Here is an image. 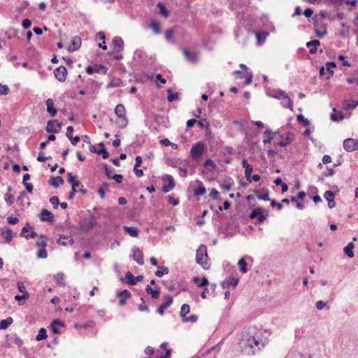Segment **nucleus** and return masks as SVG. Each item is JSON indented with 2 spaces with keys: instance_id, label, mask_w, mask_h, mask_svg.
<instances>
[{
  "instance_id": "f257e3e1",
  "label": "nucleus",
  "mask_w": 358,
  "mask_h": 358,
  "mask_svg": "<svg viewBox=\"0 0 358 358\" xmlns=\"http://www.w3.org/2000/svg\"><path fill=\"white\" fill-rule=\"evenodd\" d=\"M239 346L243 354L253 355L261 350V347H264V344L254 336L243 334L239 342Z\"/></svg>"
},
{
  "instance_id": "f03ea898",
  "label": "nucleus",
  "mask_w": 358,
  "mask_h": 358,
  "mask_svg": "<svg viewBox=\"0 0 358 358\" xmlns=\"http://www.w3.org/2000/svg\"><path fill=\"white\" fill-rule=\"evenodd\" d=\"M208 258L207 247L205 245L201 244L196 250V262L203 268L208 269L209 268V265L207 262Z\"/></svg>"
},
{
  "instance_id": "7ed1b4c3",
  "label": "nucleus",
  "mask_w": 358,
  "mask_h": 358,
  "mask_svg": "<svg viewBox=\"0 0 358 358\" xmlns=\"http://www.w3.org/2000/svg\"><path fill=\"white\" fill-rule=\"evenodd\" d=\"M96 219L94 215H90L88 217L84 218L79 222V227L81 231L87 232L96 224Z\"/></svg>"
},
{
  "instance_id": "20e7f679",
  "label": "nucleus",
  "mask_w": 358,
  "mask_h": 358,
  "mask_svg": "<svg viewBox=\"0 0 358 358\" xmlns=\"http://www.w3.org/2000/svg\"><path fill=\"white\" fill-rule=\"evenodd\" d=\"M115 114L121 119L122 123L119 125L121 129L124 128L128 124V120L125 116V108L123 104H117L115 108Z\"/></svg>"
},
{
  "instance_id": "39448f33",
  "label": "nucleus",
  "mask_w": 358,
  "mask_h": 358,
  "mask_svg": "<svg viewBox=\"0 0 358 358\" xmlns=\"http://www.w3.org/2000/svg\"><path fill=\"white\" fill-rule=\"evenodd\" d=\"M204 151V145L201 142L194 144L190 151V155L194 159H199Z\"/></svg>"
},
{
  "instance_id": "423d86ee",
  "label": "nucleus",
  "mask_w": 358,
  "mask_h": 358,
  "mask_svg": "<svg viewBox=\"0 0 358 358\" xmlns=\"http://www.w3.org/2000/svg\"><path fill=\"white\" fill-rule=\"evenodd\" d=\"M262 211V208H256L251 211V213L249 215V217L251 220L257 219V222L259 224L262 223L266 219V215H264Z\"/></svg>"
},
{
  "instance_id": "0eeeda50",
  "label": "nucleus",
  "mask_w": 358,
  "mask_h": 358,
  "mask_svg": "<svg viewBox=\"0 0 358 358\" xmlns=\"http://www.w3.org/2000/svg\"><path fill=\"white\" fill-rule=\"evenodd\" d=\"M86 72L88 74L98 73L103 75L107 74L108 69L103 64H94V66H88L86 68Z\"/></svg>"
},
{
  "instance_id": "6e6552de",
  "label": "nucleus",
  "mask_w": 358,
  "mask_h": 358,
  "mask_svg": "<svg viewBox=\"0 0 358 358\" xmlns=\"http://www.w3.org/2000/svg\"><path fill=\"white\" fill-rule=\"evenodd\" d=\"M314 30L316 36L318 38H323L325 35H327V24L322 23L319 24L317 21L314 20Z\"/></svg>"
},
{
  "instance_id": "1a4fd4ad",
  "label": "nucleus",
  "mask_w": 358,
  "mask_h": 358,
  "mask_svg": "<svg viewBox=\"0 0 358 358\" xmlns=\"http://www.w3.org/2000/svg\"><path fill=\"white\" fill-rule=\"evenodd\" d=\"M61 127L62 123H60L57 120H51L48 122L45 131L48 133L57 134L59 132V130L57 129V127L61 128Z\"/></svg>"
},
{
  "instance_id": "9d476101",
  "label": "nucleus",
  "mask_w": 358,
  "mask_h": 358,
  "mask_svg": "<svg viewBox=\"0 0 358 358\" xmlns=\"http://www.w3.org/2000/svg\"><path fill=\"white\" fill-rule=\"evenodd\" d=\"M173 303V297L171 295H166L164 299L163 302L157 308V313L160 315H163L164 313L165 309L169 307Z\"/></svg>"
},
{
  "instance_id": "9b49d317",
  "label": "nucleus",
  "mask_w": 358,
  "mask_h": 358,
  "mask_svg": "<svg viewBox=\"0 0 358 358\" xmlns=\"http://www.w3.org/2000/svg\"><path fill=\"white\" fill-rule=\"evenodd\" d=\"M54 74L58 81L64 82L67 76V70L65 66L62 65L54 70Z\"/></svg>"
},
{
  "instance_id": "f8f14e48",
  "label": "nucleus",
  "mask_w": 358,
  "mask_h": 358,
  "mask_svg": "<svg viewBox=\"0 0 358 358\" xmlns=\"http://www.w3.org/2000/svg\"><path fill=\"white\" fill-rule=\"evenodd\" d=\"M133 252V259L139 265L144 264L143 252L138 247L134 246L131 250Z\"/></svg>"
},
{
  "instance_id": "ddd939ff",
  "label": "nucleus",
  "mask_w": 358,
  "mask_h": 358,
  "mask_svg": "<svg viewBox=\"0 0 358 358\" xmlns=\"http://www.w3.org/2000/svg\"><path fill=\"white\" fill-rule=\"evenodd\" d=\"M285 136V138H283V135L280 134L279 136L282 139V141H280L279 142L276 143L277 145L282 148L288 146L293 141L294 134L292 132H286Z\"/></svg>"
},
{
  "instance_id": "4468645a",
  "label": "nucleus",
  "mask_w": 358,
  "mask_h": 358,
  "mask_svg": "<svg viewBox=\"0 0 358 358\" xmlns=\"http://www.w3.org/2000/svg\"><path fill=\"white\" fill-rule=\"evenodd\" d=\"M163 180H167L168 181V185H164L163 187H162V192L164 193H168L169 192L171 189H173L175 187V182L173 180V178L170 175H165L164 177H163Z\"/></svg>"
},
{
  "instance_id": "2eb2a0df",
  "label": "nucleus",
  "mask_w": 358,
  "mask_h": 358,
  "mask_svg": "<svg viewBox=\"0 0 358 358\" xmlns=\"http://www.w3.org/2000/svg\"><path fill=\"white\" fill-rule=\"evenodd\" d=\"M48 113L52 117H55L57 113V109L55 106V103L52 99H48L45 101Z\"/></svg>"
},
{
  "instance_id": "dca6fc26",
  "label": "nucleus",
  "mask_w": 358,
  "mask_h": 358,
  "mask_svg": "<svg viewBox=\"0 0 358 358\" xmlns=\"http://www.w3.org/2000/svg\"><path fill=\"white\" fill-rule=\"evenodd\" d=\"M238 279L232 276L227 278L221 284L222 289H227L230 286L236 287L238 285Z\"/></svg>"
},
{
  "instance_id": "f3484780",
  "label": "nucleus",
  "mask_w": 358,
  "mask_h": 358,
  "mask_svg": "<svg viewBox=\"0 0 358 358\" xmlns=\"http://www.w3.org/2000/svg\"><path fill=\"white\" fill-rule=\"evenodd\" d=\"M117 296L120 298L119 306H124L126 305V299L130 298L131 293L127 289H123L117 293Z\"/></svg>"
},
{
  "instance_id": "a211bd4d",
  "label": "nucleus",
  "mask_w": 358,
  "mask_h": 358,
  "mask_svg": "<svg viewBox=\"0 0 358 358\" xmlns=\"http://www.w3.org/2000/svg\"><path fill=\"white\" fill-rule=\"evenodd\" d=\"M81 45V38L79 36H74L71 41L70 45L67 50L69 52H74L80 48Z\"/></svg>"
},
{
  "instance_id": "6ab92c4d",
  "label": "nucleus",
  "mask_w": 358,
  "mask_h": 358,
  "mask_svg": "<svg viewBox=\"0 0 358 358\" xmlns=\"http://www.w3.org/2000/svg\"><path fill=\"white\" fill-rule=\"evenodd\" d=\"M41 220L52 223L54 221V215L47 209H42L41 211Z\"/></svg>"
},
{
  "instance_id": "aec40b11",
  "label": "nucleus",
  "mask_w": 358,
  "mask_h": 358,
  "mask_svg": "<svg viewBox=\"0 0 358 358\" xmlns=\"http://www.w3.org/2000/svg\"><path fill=\"white\" fill-rule=\"evenodd\" d=\"M113 44L114 46V50L115 52H122L124 49V41L122 38L120 36H115L113 39Z\"/></svg>"
},
{
  "instance_id": "412c9836",
  "label": "nucleus",
  "mask_w": 358,
  "mask_h": 358,
  "mask_svg": "<svg viewBox=\"0 0 358 358\" xmlns=\"http://www.w3.org/2000/svg\"><path fill=\"white\" fill-rule=\"evenodd\" d=\"M355 140L353 138H347L343 141V148L348 152L355 150Z\"/></svg>"
},
{
  "instance_id": "4be33fe9",
  "label": "nucleus",
  "mask_w": 358,
  "mask_h": 358,
  "mask_svg": "<svg viewBox=\"0 0 358 358\" xmlns=\"http://www.w3.org/2000/svg\"><path fill=\"white\" fill-rule=\"evenodd\" d=\"M280 131H278L276 132H273L269 129L266 130L264 132V139L263 143L264 144H267L271 142V141L274 138V136L276 135H279Z\"/></svg>"
},
{
  "instance_id": "5701e85b",
  "label": "nucleus",
  "mask_w": 358,
  "mask_h": 358,
  "mask_svg": "<svg viewBox=\"0 0 358 358\" xmlns=\"http://www.w3.org/2000/svg\"><path fill=\"white\" fill-rule=\"evenodd\" d=\"M358 106V100L345 99L343 103V108L345 110H351Z\"/></svg>"
},
{
  "instance_id": "b1692460",
  "label": "nucleus",
  "mask_w": 358,
  "mask_h": 358,
  "mask_svg": "<svg viewBox=\"0 0 358 358\" xmlns=\"http://www.w3.org/2000/svg\"><path fill=\"white\" fill-rule=\"evenodd\" d=\"M182 52L185 59L190 62H196L198 59L197 53L195 52H190L187 48H182Z\"/></svg>"
},
{
  "instance_id": "393cba45",
  "label": "nucleus",
  "mask_w": 358,
  "mask_h": 358,
  "mask_svg": "<svg viewBox=\"0 0 358 358\" xmlns=\"http://www.w3.org/2000/svg\"><path fill=\"white\" fill-rule=\"evenodd\" d=\"M320 41L319 40H312L306 43V47L309 48V52L311 55H314L316 53L317 50V47L320 45Z\"/></svg>"
},
{
  "instance_id": "a878e982",
  "label": "nucleus",
  "mask_w": 358,
  "mask_h": 358,
  "mask_svg": "<svg viewBox=\"0 0 358 358\" xmlns=\"http://www.w3.org/2000/svg\"><path fill=\"white\" fill-rule=\"evenodd\" d=\"M145 292L148 294H150L153 299H157L160 294V287L157 286L155 288H152L150 285H147L145 287Z\"/></svg>"
},
{
  "instance_id": "bb28decb",
  "label": "nucleus",
  "mask_w": 358,
  "mask_h": 358,
  "mask_svg": "<svg viewBox=\"0 0 358 358\" xmlns=\"http://www.w3.org/2000/svg\"><path fill=\"white\" fill-rule=\"evenodd\" d=\"M49 184L52 185L53 187L57 188L60 185H62L64 182V179L60 176L54 177L52 176L48 181Z\"/></svg>"
},
{
  "instance_id": "cd10ccee",
  "label": "nucleus",
  "mask_w": 358,
  "mask_h": 358,
  "mask_svg": "<svg viewBox=\"0 0 358 358\" xmlns=\"http://www.w3.org/2000/svg\"><path fill=\"white\" fill-rule=\"evenodd\" d=\"M2 234L4 236V242L6 243H10V242L12 241L13 238L16 236L15 234H14L11 229L6 228L3 232Z\"/></svg>"
},
{
  "instance_id": "c85d7f7f",
  "label": "nucleus",
  "mask_w": 358,
  "mask_h": 358,
  "mask_svg": "<svg viewBox=\"0 0 358 358\" xmlns=\"http://www.w3.org/2000/svg\"><path fill=\"white\" fill-rule=\"evenodd\" d=\"M123 229L125 233L129 234L131 237H137L139 234V231L136 227L124 226Z\"/></svg>"
},
{
  "instance_id": "c756f323",
  "label": "nucleus",
  "mask_w": 358,
  "mask_h": 358,
  "mask_svg": "<svg viewBox=\"0 0 358 358\" xmlns=\"http://www.w3.org/2000/svg\"><path fill=\"white\" fill-rule=\"evenodd\" d=\"M330 118L334 122H338L343 120L344 115L341 111H337L335 108H333V113L330 115Z\"/></svg>"
},
{
  "instance_id": "7c9ffc66",
  "label": "nucleus",
  "mask_w": 358,
  "mask_h": 358,
  "mask_svg": "<svg viewBox=\"0 0 358 358\" xmlns=\"http://www.w3.org/2000/svg\"><path fill=\"white\" fill-rule=\"evenodd\" d=\"M246 258L250 259V257H243L241 258L238 262V265L239 266V271L242 273H245L248 272L247 262L245 260Z\"/></svg>"
},
{
  "instance_id": "2f4dec72",
  "label": "nucleus",
  "mask_w": 358,
  "mask_h": 358,
  "mask_svg": "<svg viewBox=\"0 0 358 358\" xmlns=\"http://www.w3.org/2000/svg\"><path fill=\"white\" fill-rule=\"evenodd\" d=\"M192 280L199 287H206L208 285V280L206 277L202 278H200L199 277H194Z\"/></svg>"
},
{
  "instance_id": "473e14b6",
  "label": "nucleus",
  "mask_w": 358,
  "mask_h": 358,
  "mask_svg": "<svg viewBox=\"0 0 358 358\" xmlns=\"http://www.w3.org/2000/svg\"><path fill=\"white\" fill-rule=\"evenodd\" d=\"M280 100H281V105L282 106V107L286 108H289L292 110H293L292 101L286 94H285V96H284Z\"/></svg>"
},
{
  "instance_id": "72a5a7b5",
  "label": "nucleus",
  "mask_w": 358,
  "mask_h": 358,
  "mask_svg": "<svg viewBox=\"0 0 358 358\" xmlns=\"http://www.w3.org/2000/svg\"><path fill=\"white\" fill-rule=\"evenodd\" d=\"M57 326L64 327V324L59 320H55L52 322L51 329L52 332L55 334H59L61 333L59 329L57 328Z\"/></svg>"
},
{
  "instance_id": "f704fd0d",
  "label": "nucleus",
  "mask_w": 358,
  "mask_h": 358,
  "mask_svg": "<svg viewBox=\"0 0 358 358\" xmlns=\"http://www.w3.org/2000/svg\"><path fill=\"white\" fill-rule=\"evenodd\" d=\"M150 28L155 34H159L162 32L160 24L157 20H152L150 22Z\"/></svg>"
},
{
  "instance_id": "c9c22d12",
  "label": "nucleus",
  "mask_w": 358,
  "mask_h": 358,
  "mask_svg": "<svg viewBox=\"0 0 358 358\" xmlns=\"http://www.w3.org/2000/svg\"><path fill=\"white\" fill-rule=\"evenodd\" d=\"M355 248V244L352 242L349 243L347 246H345L343 249L345 254L349 257H353L355 256L353 248Z\"/></svg>"
},
{
  "instance_id": "e433bc0d",
  "label": "nucleus",
  "mask_w": 358,
  "mask_h": 358,
  "mask_svg": "<svg viewBox=\"0 0 358 358\" xmlns=\"http://www.w3.org/2000/svg\"><path fill=\"white\" fill-rule=\"evenodd\" d=\"M196 182L199 183V186L198 188L194 189V194L195 196H202L203 195L206 190L205 187L202 185V182L199 180H196Z\"/></svg>"
},
{
  "instance_id": "4c0bfd02",
  "label": "nucleus",
  "mask_w": 358,
  "mask_h": 358,
  "mask_svg": "<svg viewBox=\"0 0 358 358\" xmlns=\"http://www.w3.org/2000/svg\"><path fill=\"white\" fill-rule=\"evenodd\" d=\"M13 319L11 317H8L5 320L0 321V329H6L12 323Z\"/></svg>"
},
{
  "instance_id": "58836bf2",
  "label": "nucleus",
  "mask_w": 358,
  "mask_h": 358,
  "mask_svg": "<svg viewBox=\"0 0 358 358\" xmlns=\"http://www.w3.org/2000/svg\"><path fill=\"white\" fill-rule=\"evenodd\" d=\"M189 311H190V307L188 304L184 303L182 305L180 315L182 321L187 317V315L189 313Z\"/></svg>"
},
{
  "instance_id": "ea45409f",
  "label": "nucleus",
  "mask_w": 358,
  "mask_h": 358,
  "mask_svg": "<svg viewBox=\"0 0 358 358\" xmlns=\"http://www.w3.org/2000/svg\"><path fill=\"white\" fill-rule=\"evenodd\" d=\"M55 280L57 282V283L60 285H66L65 276L64 274L62 272H59L55 275Z\"/></svg>"
},
{
  "instance_id": "a19ab883",
  "label": "nucleus",
  "mask_w": 358,
  "mask_h": 358,
  "mask_svg": "<svg viewBox=\"0 0 358 358\" xmlns=\"http://www.w3.org/2000/svg\"><path fill=\"white\" fill-rule=\"evenodd\" d=\"M47 338L46 329L43 327L41 328L38 331L36 340L38 341L45 340Z\"/></svg>"
},
{
  "instance_id": "79ce46f5",
  "label": "nucleus",
  "mask_w": 358,
  "mask_h": 358,
  "mask_svg": "<svg viewBox=\"0 0 358 358\" xmlns=\"http://www.w3.org/2000/svg\"><path fill=\"white\" fill-rule=\"evenodd\" d=\"M169 268L166 266L158 267L157 271L155 272V275L157 277H162L164 275L169 273Z\"/></svg>"
},
{
  "instance_id": "37998d69",
  "label": "nucleus",
  "mask_w": 358,
  "mask_h": 358,
  "mask_svg": "<svg viewBox=\"0 0 358 358\" xmlns=\"http://www.w3.org/2000/svg\"><path fill=\"white\" fill-rule=\"evenodd\" d=\"M167 92H168L167 100L169 102H173V101L178 99V92L173 93V92H172L171 89H168L167 90Z\"/></svg>"
},
{
  "instance_id": "c03bdc74",
  "label": "nucleus",
  "mask_w": 358,
  "mask_h": 358,
  "mask_svg": "<svg viewBox=\"0 0 358 358\" xmlns=\"http://www.w3.org/2000/svg\"><path fill=\"white\" fill-rule=\"evenodd\" d=\"M76 177L72 174V173H68V182L71 184L72 188L73 185H76V188L79 186L80 182L78 180H75Z\"/></svg>"
},
{
  "instance_id": "a18cd8bd",
  "label": "nucleus",
  "mask_w": 358,
  "mask_h": 358,
  "mask_svg": "<svg viewBox=\"0 0 358 358\" xmlns=\"http://www.w3.org/2000/svg\"><path fill=\"white\" fill-rule=\"evenodd\" d=\"M125 279H126L127 282L129 285H135V280H134L135 277L133 275V274L130 271H128L126 273Z\"/></svg>"
},
{
  "instance_id": "49530a36",
  "label": "nucleus",
  "mask_w": 358,
  "mask_h": 358,
  "mask_svg": "<svg viewBox=\"0 0 358 358\" xmlns=\"http://www.w3.org/2000/svg\"><path fill=\"white\" fill-rule=\"evenodd\" d=\"M11 341H12V343L14 345H15L16 346H17L18 348H20L23 344L22 339L19 336H17L16 334H13L12 336Z\"/></svg>"
},
{
  "instance_id": "de8ad7c7",
  "label": "nucleus",
  "mask_w": 358,
  "mask_h": 358,
  "mask_svg": "<svg viewBox=\"0 0 358 358\" xmlns=\"http://www.w3.org/2000/svg\"><path fill=\"white\" fill-rule=\"evenodd\" d=\"M285 92L281 90H274L273 93L271 95L272 97H274L278 99H281L284 96H285Z\"/></svg>"
},
{
  "instance_id": "09e8293b",
  "label": "nucleus",
  "mask_w": 358,
  "mask_h": 358,
  "mask_svg": "<svg viewBox=\"0 0 358 358\" xmlns=\"http://www.w3.org/2000/svg\"><path fill=\"white\" fill-rule=\"evenodd\" d=\"M256 38L259 42H263L265 41L266 37L268 36V32L263 31V32H257Z\"/></svg>"
},
{
  "instance_id": "8fccbe9b",
  "label": "nucleus",
  "mask_w": 358,
  "mask_h": 358,
  "mask_svg": "<svg viewBox=\"0 0 358 358\" xmlns=\"http://www.w3.org/2000/svg\"><path fill=\"white\" fill-rule=\"evenodd\" d=\"M326 66H327L326 70L329 72V75L333 76V74H334L333 69L336 67V63L334 62H328L326 64Z\"/></svg>"
},
{
  "instance_id": "3c124183",
  "label": "nucleus",
  "mask_w": 358,
  "mask_h": 358,
  "mask_svg": "<svg viewBox=\"0 0 358 358\" xmlns=\"http://www.w3.org/2000/svg\"><path fill=\"white\" fill-rule=\"evenodd\" d=\"M296 120L300 123L303 124V126H309L310 125V121L306 118L302 114H299L296 116Z\"/></svg>"
},
{
  "instance_id": "603ef678",
  "label": "nucleus",
  "mask_w": 358,
  "mask_h": 358,
  "mask_svg": "<svg viewBox=\"0 0 358 358\" xmlns=\"http://www.w3.org/2000/svg\"><path fill=\"white\" fill-rule=\"evenodd\" d=\"M209 196L213 199V200H215V201H220V193L219 192L213 188L211 189V191L210 192V194H209Z\"/></svg>"
},
{
  "instance_id": "864d4df0",
  "label": "nucleus",
  "mask_w": 358,
  "mask_h": 358,
  "mask_svg": "<svg viewBox=\"0 0 358 358\" xmlns=\"http://www.w3.org/2000/svg\"><path fill=\"white\" fill-rule=\"evenodd\" d=\"M198 126L201 129H208L209 127V122L206 119H201L199 121L196 120Z\"/></svg>"
},
{
  "instance_id": "5fc2aeb1",
  "label": "nucleus",
  "mask_w": 358,
  "mask_h": 358,
  "mask_svg": "<svg viewBox=\"0 0 358 358\" xmlns=\"http://www.w3.org/2000/svg\"><path fill=\"white\" fill-rule=\"evenodd\" d=\"M254 192L256 194V196L259 200H262V201L270 200V199L268 197V194H269L268 191H266V192L265 194H264L263 195L258 194H257L258 191H257V190H254Z\"/></svg>"
},
{
  "instance_id": "6e6d98bb",
  "label": "nucleus",
  "mask_w": 358,
  "mask_h": 358,
  "mask_svg": "<svg viewBox=\"0 0 358 358\" xmlns=\"http://www.w3.org/2000/svg\"><path fill=\"white\" fill-rule=\"evenodd\" d=\"M4 199L8 206H11L14 202V196L10 193H6L4 195Z\"/></svg>"
},
{
  "instance_id": "4d7b16f0",
  "label": "nucleus",
  "mask_w": 358,
  "mask_h": 358,
  "mask_svg": "<svg viewBox=\"0 0 358 358\" xmlns=\"http://www.w3.org/2000/svg\"><path fill=\"white\" fill-rule=\"evenodd\" d=\"M141 300L142 301V303L138 305V310L142 312L145 311V312L149 313L150 308H149L148 306L145 304L144 299L143 297H141Z\"/></svg>"
},
{
  "instance_id": "13d9d810",
  "label": "nucleus",
  "mask_w": 358,
  "mask_h": 358,
  "mask_svg": "<svg viewBox=\"0 0 358 358\" xmlns=\"http://www.w3.org/2000/svg\"><path fill=\"white\" fill-rule=\"evenodd\" d=\"M157 6L159 7V11H160V13L164 16V17H168L169 15V11L166 8V7L162 3H159L157 4Z\"/></svg>"
},
{
  "instance_id": "bf43d9fd",
  "label": "nucleus",
  "mask_w": 358,
  "mask_h": 358,
  "mask_svg": "<svg viewBox=\"0 0 358 358\" xmlns=\"http://www.w3.org/2000/svg\"><path fill=\"white\" fill-rule=\"evenodd\" d=\"M252 171H253V168L252 166H250V167H247V169H245V178L246 180L248 181V182H251V174L252 173Z\"/></svg>"
},
{
  "instance_id": "052dcab7",
  "label": "nucleus",
  "mask_w": 358,
  "mask_h": 358,
  "mask_svg": "<svg viewBox=\"0 0 358 358\" xmlns=\"http://www.w3.org/2000/svg\"><path fill=\"white\" fill-rule=\"evenodd\" d=\"M198 320V316L196 315H189V317H186L183 322H191V323H194L196 322V321Z\"/></svg>"
},
{
  "instance_id": "680f3d73",
  "label": "nucleus",
  "mask_w": 358,
  "mask_h": 358,
  "mask_svg": "<svg viewBox=\"0 0 358 358\" xmlns=\"http://www.w3.org/2000/svg\"><path fill=\"white\" fill-rule=\"evenodd\" d=\"M50 203L53 206L54 208H57L59 204V197L53 196L50 199Z\"/></svg>"
},
{
  "instance_id": "e2e57ef3",
  "label": "nucleus",
  "mask_w": 358,
  "mask_h": 358,
  "mask_svg": "<svg viewBox=\"0 0 358 358\" xmlns=\"http://www.w3.org/2000/svg\"><path fill=\"white\" fill-rule=\"evenodd\" d=\"M96 154L101 155L104 159H108L109 157V153L105 148H101L96 152Z\"/></svg>"
},
{
  "instance_id": "0e129e2a",
  "label": "nucleus",
  "mask_w": 358,
  "mask_h": 358,
  "mask_svg": "<svg viewBox=\"0 0 358 358\" xmlns=\"http://www.w3.org/2000/svg\"><path fill=\"white\" fill-rule=\"evenodd\" d=\"M27 197V194L24 191H22L17 196V202L19 205L22 206L24 198Z\"/></svg>"
},
{
  "instance_id": "69168bd1",
  "label": "nucleus",
  "mask_w": 358,
  "mask_h": 358,
  "mask_svg": "<svg viewBox=\"0 0 358 358\" xmlns=\"http://www.w3.org/2000/svg\"><path fill=\"white\" fill-rule=\"evenodd\" d=\"M335 174V171L332 168L327 166V171L322 173V176L329 177Z\"/></svg>"
},
{
  "instance_id": "338daca9",
  "label": "nucleus",
  "mask_w": 358,
  "mask_h": 358,
  "mask_svg": "<svg viewBox=\"0 0 358 358\" xmlns=\"http://www.w3.org/2000/svg\"><path fill=\"white\" fill-rule=\"evenodd\" d=\"M48 256V252L45 250V248L44 249H40L38 252H37V257L38 258H41V259H45Z\"/></svg>"
},
{
  "instance_id": "774afa93",
  "label": "nucleus",
  "mask_w": 358,
  "mask_h": 358,
  "mask_svg": "<svg viewBox=\"0 0 358 358\" xmlns=\"http://www.w3.org/2000/svg\"><path fill=\"white\" fill-rule=\"evenodd\" d=\"M334 196L335 193L331 190L326 191L324 194V197L327 201H328V199H334Z\"/></svg>"
}]
</instances>
